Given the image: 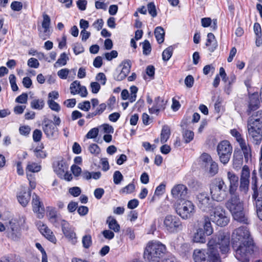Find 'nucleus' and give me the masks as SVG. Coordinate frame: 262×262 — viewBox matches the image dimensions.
I'll list each match as a JSON object with an SVG mask.
<instances>
[{"label": "nucleus", "mask_w": 262, "mask_h": 262, "mask_svg": "<svg viewBox=\"0 0 262 262\" xmlns=\"http://www.w3.org/2000/svg\"><path fill=\"white\" fill-rule=\"evenodd\" d=\"M231 246L234 256L239 262H249L256 248L250 232L246 226H241L233 231Z\"/></svg>", "instance_id": "f257e3e1"}, {"label": "nucleus", "mask_w": 262, "mask_h": 262, "mask_svg": "<svg viewBox=\"0 0 262 262\" xmlns=\"http://www.w3.org/2000/svg\"><path fill=\"white\" fill-rule=\"evenodd\" d=\"M207 246L213 252L215 262L221 261L219 251L222 254L226 255L230 251L229 235L224 232H219L208 241Z\"/></svg>", "instance_id": "f03ea898"}, {"label": "nucleus", "mask_w": 262, "mask_h": 262, "mask_svg": "<svg viewBox=\"0 0 262 262\" xmlns=\"http://www.w3.org/2000/svg\"><path fill=\"white\" fill-rule=\"evenodd\" d=\"M230 198L227 201L225 206L232 214L233 219L241 223L249 224L248 215L244 209V204L236 192L229 193Z\"/></svg>", "instance_id": "7ed1b4c3"}, {"label": "nucleus", "mask_w": 262, "mask_h": 262, "mask_svg": "<svg viewBox=\"0 0 262 262\" xmlns=\"http://www.w3.org/2000/svg\"><path fill=\"white\" fill-rule=\"evenodd\" d=\"M166 252L165 245L160 242H149L144 250V258L148 262H160Z\"/></svg>", "instance_id": "20e7f679"}, {"label": "nucleus", "mask_w": 262, "mask_h": 262, "mask_svg": "<svg viewBox=\"0 0 262 262\" xmlns=\"http://www.w3.org/2000/svg\"><path fill=\"white\" fill-rule=\"evenodd\" d=\"M209 188L212 199L217 202L224 201L229 193L227 185L221 178H216L212 180Z\"/></svg>", "instance_id": "39448f33"}, {"label": "nucleus", "mask_w": 262, "mask_h": 262, "mask_svg": "<svg viewBox=\"0 0 262 262\" xmlns=\"http://www.w3.org/2000/svg\"><path fill=\"white\" fill-rule=\"evenodd\" d=\"M176 213L183 219L186 220L193 216L195 212V206L193 203L188 200H183L177 204Z\"/></svg>", "instance_id": "423d86ee"}, {"label": "nucleus", "mask_w": 262, "mask_h": 262, "mask_svg": "<svg viewBox=\"0 0 262 262\" xmlns=\"http://www.w3.org/2000/svg\"><path fill=\"white\" fill-rule=\"evenodd\" d=\"M163 227L168 232L174 233L182 230V223L175 215H167L163 220Z\"/></svg>", "instance_id": "0eeeda50"}, {"label": "nucleus", "mask_w": 262, "mask_h": 262, "mask_svg": "<svg viewBox=\"0 0 262 262\" xmlns=\"http://www.w3.org/2000/svg\"><path fill=\"white\" fill-rule=\"evenodd\" d=\"M210 220L217 226L221 227L226 226L229 222L225 209L220 206L214 208L213 212L210 215Z\"/></svg>", "instance_id": "6e6552de"}, {"label": "nucleus", "mask_w": 262, "mask_h": 262, "mask_svg": "<svg viewBox=\"0 0 262 262\" xmlns=\"http://www.w3.org/2000/svg\"><path fill=\"white\" fill-rule=\"evenodd\" d=\"M43 131L47 137L50 139H55L59 135V130L53 121L47 117L42 122Z\"/></svg>", "instance_id": "1a4fd4ad"}, {"label": "nucleus", "mask_w": 262, "mask_h": 262, "mask_svg": "<svg viewBox=\"0 0 262 262\" xmlns=\"http://www.w3.org/2000/svg\"><path fill=\"white\" fill-rule=\"evenodd\" d=\"M193 258L195 262H215V260L213 252H212L208 247L207 251L206 250H194Z\"/></svg>", "instance_id": "9d476101"}, {"label": "nucleus", "mask_w": 262, "mask_h": 262, "mask_svg": "<svg viewBox=\"0 0 262 262\" xmlns=\"http://www.w3.org/2000/svg\"><path fill=\"white\" fill-rule=\"evenodd\" d=\"M196 199L198 207L204 211L209 210L213 206L212 201L206 192L199 193L196 195Z\"/></svg>", "instance_id": "9b49d317"}, {"label": "nucleus", "mask_w": 262, "mask_h": 262, "mask_svg": "<svg viewBox=\"0 0 262 262\" xmlns=\"http://www.w3.org/2000/svg\"><path fill=\"white\" fill-rule=\"evenodd\" d=\"M187 188L183 184L174 186L171 189V193L173 198L177 200H185L187 195Z\"/></svg>", "instance_id": "f8f14e48"}, {"label": "nucleus", "mask_w": 262, "mask_h": 262, "mask_svg": "<svg viewBox=\"0 0 262 262\" xmlns=\"http://www.w3.org/2000/svg\"><path fill=\"white\" fill-rule=\"evenodd\" d=\"M10 227L7 229V236L14 241H19L21 236L20 229L18 225L12 222H9Z\"/></svg>", "instance_id": "ddd939ff"}, {"label": "nucleus", "mask_w": 262, "mask_h": 262, "mask_svg": "<svg viewBox=\"0 0 262 262\" xmlns=\"http://www.w3.org/2000/svg\"><path fill=\"white\" fill-rule=\"evenodd\" d=\"M61 229L65 237L68 238L72 244H75L77 242L76 233L67 221L63 222V224L61 226Z\"/></svg>", "instance_id": "4468645a"}, {"label": "nucleus", "mask_w": 262, "mask_h": 262, "mask_svg": "<svg viewBox=\"0 0 262 262\" xmlns=\"http://www.w3.org/2000/svg\"><path fill=\"white\" fill-rule=\"evenodd\" d=\"M32 206L33 211L37 214V217L42 218L45 212L44 207L40 201L39 196L35 193L33 194Z\"/></svg>", "instance_id": "2eb2a0df"}, {"label": "nucleus", "mask_w": 262, "mask_h": 262, "mask_svg": "<svg viewBox=\"0 0 262 262\" xmlns=\"http://www.w3.org/2000/svg\"><path fill=\"white\" fill-rule=\"evenodd\" d=\"M257 173L255 170L252 172L251 175V188L253 191L252 194V199H256V198H260L262 196V185L260 188L257 189Z\"/></svg>", "instance_id": "dca6fc26"}, {"label": "nucleus", "mask_w": 262, "mask_h": 262, "mask_svg": "<svg viewBox=\"0 0 262 262\" xmlns=\"http://www.w3.org/2000/svg\"><path fill=\"white\" fill-rule=\"evenodd\" d=\"M249 99L247 113L250 115L252 111H254L257 110L259 107L260 101L258 93H254L250 95L249 97Z\"/></svg>", "instance_id": "f3484780"}, {"label": "nucleus", "mask_w": 262, "mask_h": 262, "mask_svg": "<svg viewBox=\"0 0 262 262\" xmlns=\"http://www.w3.org/2000/svg\"><path fill=\"white\" fill-rule=\"evenodd\" d=\"M227 178L229 182V193H233L236 192L238 186L239 178L234 172L228 171L227 172Z\"/></svg>", "instance_id": "a211bd4d"}, {"label": "nucleus", "mask_w": 262, "mask_h": 262, "mask_svg": "<svg viewBox=\"0 0 262 262\" xmlns=\"http://www.w3.org/2000/svg\"><path fill=\"white\" fill-rule=\"evenodd\" d=\"M252 120V119L248 120L249 134L254 135L253 133L262 134V118L256 121Z\"/></svg>", "instance_id": "6ab92c4d"}, {"label": "nucleus", "mask_w": 262, "mask_h": 262, "mask_svg": "<svg viewBox=\"0 0 262 262\" xmlns=\"http://www.w3.org/2000/svg\"><path fill=\"white\" fill-rule=\"evenodd\" d=\"M217 152L221 162L226 164L231 157L232 148H217Z\"/></svg>", "instance_id": "aec40b11"}, {"label": "nucleus", "mask_w": 262, "mask_h": 262, "mask_svg": "<svg viewBox=\"0 0 262 262\" xmlns=\"http://www.w3.org/2000/svg\"><path fill=\"white\" fill-rule=\"evenodd\" d=\"M39 230L41 234L49 241L53 243L56 242V238L53 232L46 225L43 224L40 226Z\"/></svg>", "instance_id": "412c9836"}, {"label": "nucleus", "mask_w": 262, "mask_h": 262, "mask_svg": "<svg viewBox=\"0 0 262 262\" xmlns=\"http://www.w3.org/2000/svg\"><path fill=\"white\" fill-rule=\"evenodd\" d=\"M205 45L207 47H210L208 50L210 52H213L217 47V42L214 34L212 33H209L207 34V39Z\"/></svg>", "instance_id": "4be33fe9"}, {"label": "nucleus", "mask_w": 262, "mask_h": 262, "mask_svg": "<svg viewBox=\"0 0 262 262\" xmlns=\"http://www.w3.org/2000/svg\"><path fill=\"white\" fill-rule=\"evenodd\" d=\"M31 198V190L26 191H20L17 195V200L19 203L25 207L28 204Z\"/></svg>", "instance_id": "5701e85b"}, {"label": "nucleus", "mask_w": 262, "mask_h": 262, "mask_svg": "<svg viewBox=\"0 0 262 262\" xmlns=\"http://www.w3.org/2000/svg\"><path fill=\"white\" fill-rule=\"evenodd\" d=\"M106 224H108L110 230H113L115 232H119L120 230V226L118 223L117 220L112 216H110L106 220Z\"/></svg>", "instance_id": "b1692460"}, {"label": "nucleus", "mask_w": 262, "mask_h": 262, "mask_svg": "<svg viewBox=\"0 0 262 262\" xmlns=\"http://www.w3.org/2000/svg\"><path fill=\"white\" fill-rule=\"evenodd\" d=\"M231 135L235 138L238 143L240 147H247L245 140L242 137L241 134L236 129L230 130Z\"/></svg>", "instance_id": "393cba45"}, {"label": "nucleus", "mask_w": 262, "mask_h": 262, "mask_svg": "<svg viewBox=\"0 0 262 262\" xmlns=\"http://www.w3.org/2000/svg\"><path fill=\"white\" fill-rule=\"evenodd\" d=\"M193 241L195 243H205L206 242V236L203 229L199 228L194 234Z\"/></svg>", "instance_id": "a878e982"}, {"label": "nucleus", "mask_w": 262, "mask_h": 262, "mask_svg": "<svg viewBox=\"0 0 262 262\" xmlns=\"http://www.w3.org/2000/svg\"><path fill=\"white\" fill-rule=\"evenodd\" d=\"M206 171L210 176L213 177L219 171V166L217 163L213 161L210 164L207 165V167H204Z\"/></svg>", "instance_id": "bb28decb"}, {"label": "nucleus", "mask_w": 262, "mask_h": 262, "mask_svg": "<svg viewBox=\"0 0 262 262\" xmlns=\"http://www.w3.org/2000/svg\"><path fill=\"white\" fill-rule=\"evenodd\" d=\"M0 262H24L20 257L15 254H10L2 257Z\"/></svg>", "instance_id": "cd10ccee"}, {"label": "nucleus", "mask_w": 262, "mask_h": 262, "mask_svg": "<svg viewBox=\"0 0 262 262\" xmlns=\"http://www.w3.org/2000/svg\"><path fill=\"white\" fill-rule=\"evenodd\" d=\"M68 166L63 160L57 161L56 165L54 164V170L57 174H62L68 170Z\"/></svg>", "instance_id": "c85d7f7f"}, {"label": "nucleus", "mask_w": 262, "mask_h": 262, "mask_svg": "<svg viewBox=\"0 0 262 262\" xmlns=\"http://www.w3.org/2000/svg\"><path fill=\"white\" fill-rule=\"evenodd\" d=\"M170 135V130L168 125H164L162 127L160 135V142L162 144L165 143L169 139Z\"/></svg>", "instance_id": "c756f323"}, {"label": "nucleus", "mask_w": 262, "mask_h": 262, "mask_svg": "<svg viewBox=\"0 0 262 262\" xmlns=\"http://www.w3.org/2000/svg\"><path fill=\"white\" fill-rule=\"evenodd\" d=\"M155 35L159 43H162L164 41L165 31L162 27H157L155 29Z\"/></svg>", "instance_id": "7c9ffc66"}, {"label": "nucleus", "mask_w": 262, "mask_h": 262, "mask_svg": "<svg viewBox=\"0 0 262 262\" xmlns=\"http://www.w3.org/2000/svg\"><path fill=\"white\" fill-rule=\"evenodd\" d=\"M210 220V218H209L208 216H205L204 217V231L207 236L210 235L213 233V229L212 227Z\"/></svg>", "instance_id": "2f4dec72"}, {"label": "nucleus", "mask_w": 262, "mask_h": 262, "mask_svg": "<svg viewBox=\"0 0 262 262\" xmlns=\"http://www.w3.org/2000/svg\"><path fill=\"white\" fill-rule=\"evenodd\" d=\"M252 201L256 207L257 216L262 221V196L260 198L252 199Z\"/></svg>", "instance_id": "473e14b6"}, {"label": "nucleus", "mask_w": 262, "mask_h": 262, "mask_svg": "<svg viewBox=\"0 0 262 262\" xmlns=\"http://www.w3.org/2000/svg\"><path fill=\"white\" fill-rule=\"evenodd\" d=\"M51 23V19L49 16L46 14L43 15V21L42 27L44 29V33L46 35H49V27Z\"/></svg>", "instance_id": "72a5a7b5"}, {"label": "nucleus", "mask_w": 262, "mask_h": 262, "mask_svg": "<svg viewBox=\"0 0 262 262\" xmlns=\"http://www.w3.org/2000/svg\"><path fill=\"white\" fill-rule=\"evenodd\" d=\"M41 166L38 164L34 162H29L26 168V173L28 172H38L40 171Z\"/></svg>", "instance_id": "f704fd0d"}, {"label": "nucleus", "mask_w": 262, "mask_h": 262, "mask_svg": "<svg viewBox=\"0 0 262 262\" xmlns=\"http://www.w3.org/2000/svg\"><path fill=\"white\" fill-rule=\"evenodd\" d=\"M213 161L211 157L207 153H203L200 157V161L201 162V165L203 167H207V165Z\"/></svg>", "instance_id": "c9c22d12"}, {"label": "nucleus", "mask_w": 262, "mask_h": 262, "mask_svg": "<svg viewBox=\"0 0 262 262\" xmlns=\"http://www.w3.org/2000/svg\"><path fill=\"white\" fill-rule=\"evenodd\" d=\"M123 67L121 72L126 75L130 72L132 66L130 60L129 59L123 60L120 64V67Z\"/></svg>", "instance_id": "e433bc0d"}, {"label": "nucleus", "mask_w": 262, "mask_h": 262, "mask_svg": "<svg viewBox=\"0 0 262 262\" xmlns=\"http://www.w3.org/2000/svg\"><path fill=\"white\" fill-rule=\"evenodd\" d=\"M50 222L56 228H59L63 224V222H66L67 221L63 220L60 214L49 220Z\"/></svg>", "instance_id": "4c0bfd02"}, {"label": "nucleus", "mask_w": 262, "mask_h": 262, "mask_svg": "<svg viewBox=\"0 0 262 262\" xmlns=\"http://www.w3.org/2000/svg\"><path fill=\"white\" fill-rule=\"evenodd\" d=\"M173 47L170 46L165 49L162 53V59L164 61H168L171 57L173 53Z\"/></svg>", "instance_id": "58836bf2"}, {"label": "nucleus", "mask_w": 262, "mask_h": 262, "mask_svg": "<svg viewBox=\"0 0 262 262\" xmlns=\"http://www.w3.org/2000/svg\"><path fill=\"white\" fill-rule=\"evenodd\" d=\"M69 60V58L67 56L66 53H62L60 54L59 58L54 64V66H65L67 64V61Z\"/></svg>", "instance_id": "ea45409f"}, {"label": "nucleus", "mask_w": 262, "mask_h": 262, "mask_svg": "<svg viewBox=\"0 0 262 262\" xmlns=\"http://www.w3.org/2000/svg\"><path fill=\"white\" fill-rule=\"evenodd\" d=\"M44 101L42 99H34L31 102V106L32 108L41 110L44 106Z\"/></svg>", "instance_id": "a19ab883"}, {"label": "nucleus", "mask_w": 262, "mask_h": 262, "mask_svg": "<svg viewBox=\"0 0 262 262\" xmlns=\"http://www.w3.org/2000/svg\"><path fill=\"white\" fill-rule=\"evenodd\" d=\"M81 86L80 83L78 80L73 81L70 85L71 93L73 95L79 93V89Z\"/></svg>", "instance_id": "79ce46f5"}, {"label": "nucleus", "mask_w": 262, "mask_h": 262, "mask_svg": "<svg viewBox=\"0 0 262 262\" xmlns=\"http://www.w3.org/2000/svg\"><path fill=\"white\" fill-rule=\"evenodd\" d=\"M143 54L144 55H148L151 51V46L148 40H145L142 43Z\"/></svg>", "instance_id": "37998d69"}, {"label": "nucleus", "mask_w": 262, "mask_h": 262, "mask_svg": "<svg viewBox=\"0 0 262 262\" xmlns=\"http://www.w3.org/2000/svg\"><path fill=\"white\" fill-rule=\"evenodd\" d=\"M249 179H240V190L246 192L249 189Z\"/></svg>", "instance_id": "c03bdc74"}, {"label": "nucleus", "mask_w": 262, "mask_h": 262, "mask_svg": "<svg viewBox=\"0 0 262 262\" xmlns=\"http://www.w3.org/2000/svg\"><path fill=\"white\" fill-rule=\"evenodd\" d=\"M99 134V128L94 127L90 129L85 136L86 139L96 138Z\"/></svg>", "instance_id": "a18cd8bd"}, {"label": "nucleus", "mask_w": 262, "mask_h": 262, "mask_svg": "<svg viewBox=\"0 0 262 262\" xmlns=\"http://www.w3.org/2000/svg\"><path fill=\"white\" fill-rule=\"evenodd\" d=\"M82 245L84 248H89L92 244V237L90 235H85L83 236L82 239Z\"/></svg>", "instance_id": "49530a36"}, {"label": "nucleus", "mask_w": 262, "mask_h": 262, "mask_svg": "<svg viewBox=\"0 0 262 262\" xmlns=\"http://www.w3.org/2000/svg\"><path fill=\"white\" fill-rule=\"evenodd\" d=\"M147 9L149 14L152 17H155L157 15L156 6L154 2H150L147 4Z\"/></svg>", "instance_id": "de8ad7c7"}, {"label": "nucleus", "mask_w": 262, "mask_h": 262, "mask_svg": "<svg viewBox=\"0 0 262 262\" xmlns=\"http://www.w3.org/2000/svg\"><path fill=\"white\" fill-rule=\"evenodd\" d=\"M33 152L37 158L43 159L47 157V152L43 148H34Z\"/></svg>", "instance_id": "09e8293b"}, {"label": "nucleus", "mask_w": 262, "mask_h": 262, "mask_svg": "<svg viewBox=\"0 0 262 262\" xmlns=\"http://www.w3.org/2000/svg\"><path fill=\"white\" fill-rule=\"evenodd\" d=\"M155 104L154 106L160 111L161 109L164 110L165 108V103L164 101L160 96L156 97L155 99Z\"/></svg>", "instance_id": "8fccbe9b"}, {"label": "nucleus", "mask_w": 262, "mask_h": 262, "mask_svg": "<svg viewBox=\"0 0 262 262\" xmlns=\"http://www.w3.org/2000/svg\"><path fill=\"white\" fill-rule=\"evenodd\" d=\"M123 177L121 173L118 171H115L113 174V181L115 184H119L123 180Z\"/></svg>", "instance_id": "3c124183"}, {"label": "nucleus", "mask_w": 262, "mask_h": 262, "mask_svg": "<svg viewBox=\"0 0 262 262\" xmlns=\"http://www.w3.org/2000/svg\"><path fill=\"white\" fill-rule=\"evenodd\" d=\"M250 178V169L247 165H244L241 171L240 179H249Z\"/></svg>", "instance_id": "603ef678"}, {"label": "nucleus", "mask_w": 262, "mask_h": 262, "mask_svg": "<svg viewBox=\"0 0 262 262\" xmlns=\"http://www.w3.org/2000/svg\"><path fill=\"white\" fill-rule=\"evenodd\" d=\"M78 108L82 111L88 112L91 108V103L89 101H84L78 104Z\"/></svg>", "instance_id": "864d4df0"}, {"label": "nucleus", "mask_w": 262, "mask_h": 262, "mask_svg": "<svg viewBox=\"0 0 262 262\" xmlns=\"http://www.w3.org/2000/svg\"><path fill=\"white\" fill-rule=\"evenodd\" d=\"M49 107L53 111L58 112L60 110V106L58 103L51 99L48 101Z\"/></svg>", "instance_id": "5fc2aeb1"}, {"label": "nucleus", "mask_w": 262, "mask_h": 262, "mask_svg": "<svg viewBox=\"0 0 262 262\" xmlns=\"http://www.w3.org/2000/svg\"><path fill=\"white\" fill-rule=\"evenodd\" d=\"M11 86L13 91L15 92L18 90V87L16 83V77L14 74H11L9 77Z\"/></svg>", "instance_id": "6e6d98bb"}, {"label": "nucleus", "mask_w": 262, "mask_h": 262, "mask_svg": "<svg viewBox=\"0 0 262 262\" xmlns=\"http://www.w3.org/2000/svg\"><path fill=\"white\" fill-rule=\"evenodd\" d=\"M194 137V133L193 132L186 130L183 134V137L186 143L190 142Z\"/></svg>", "instance_id": "4d7b16f0"}, {"label": "nucleus", "mask_w": 262, "mask_h": 262, "mask_svg": "<svg viewBox=\"0 0 262 262\" xmlns=\"http://www.w3.org/2000/svg\"><path fill=\"white\" fill-rule=\"evenodd\" d=\"M253 30L256 37H259V39H260V40H261L262 33L260 24L258 23H255L254 24Z\"/></svg>", "instance_id": "13d9d810"}, {"label": "nucleus", "mask_w": 262, "mask_h": 262, "mask_svg": "<svg viewBox=\"0 0 262 262\" xmlns=\"http://www.w3.org/2000/svg\"><path fill=\"white\" fill-rule=\"evenodd\" d=\"M42 132L40 129H35L33 132V139L35 142L40 141L42 137Z\"/></svg>", "instance_id": "bf43d9fd"}, {"label": "nucleus", "mask_w": 262, "mask_h": 262, "mask_svg": "<svg viewBox=\"0 0 262 262\" xmlns=\"http://www.w3.org/2000/svg\"><path fill=\"white\" fill-rule=\"evenodd\" d=\"M242 152L244 156L246 162L248 163L249 161H251V148H241Z\"/></svg>", "instance_id": "052dcab7"}, {"label": "nucleus", "mask_w": 262, "mask_h": 262, "mask_svg": "<svg viewBox=\"0 0 262 262\" xmlns=\"http://www.w3.org/2000/svg\"><path fill=\"white\" fill-rule=\"evenodd\" d=\"M135 185L133 183H129L128 185L126 186L121 189V192L122 193H125L127 194L131 193L135 190Z\"/></svg>", "instance_id": "680f3d73"}, {"label": "nucleus", "mask_w": 262, "mask_h": 262, "mask_svg": "<svg viewBox=\"0 0 262 262\" xmlns=\"http://www.w3.org/2000/svg\"><path fill=\"white\" fill-rule=\"evenodd\" d=\"M11 8L15 11H19L23 8V4L18 1H13L11 4Z\"/></svg>", "instance_id": "e2e57ef3"}, {"label": "nucleus", "mask_w": 262, "mask_h": 262, "mask_svg": "<svg viewBox=\"0 0 262 262\" xmlns=\"http://www.w3.org/2000/svg\"><path fill=\"white\" fill-rule=\"evenodd\" d=\"M254 135H249L253 138V142L256 145H258L261 141L262 140V134H257V133H254Z\"/></svg>", "instance_id": "0e129e2a"}, {"label": "nucleus", "mask_w": 262, "mask_h": 262, "mask_svg": "<svg viewBox=\"0 0 262 262\" xmlns=\"http://www.w3.org/2000/svg\"><path fill=\"white\" fill-rule=\"evenodd\" d=\"M28 94L24 93L18 96L15 99V102L19 103H26L27 102Z\"/></svg>", "instance_id": "69168bd1"}, {"label": "nucleus", "mask_w": 262, "mask_h": 262, "mask_svg": "<svg viewBox=\"0 0 262 262\" xmlns=\"http://www.w3.org/2000/svg\"><path fill=\"white\" fill-rule=\"evenodd\" d=\"M73 51L76 55H78L83 53L84 51V49L81 43H76L74 45Z\"/></svg>", "instance_id": "338daca9"}, {"label": "nucleus", "mask_w": 262, "mask_h": 262, "mask_svg": "<svg viewBox=\"0 0 262 262\" xmlns=\"http://www.w3.org/2000/svg\"><path fill=\"white\" fill-rule=\"evenodd\" d=\"M19 131L21 135L27 136L29 135L31 128L28 125L21 126L19 127Z\"/></svg>", "instance_id": "774afa93"}]
</instances>
